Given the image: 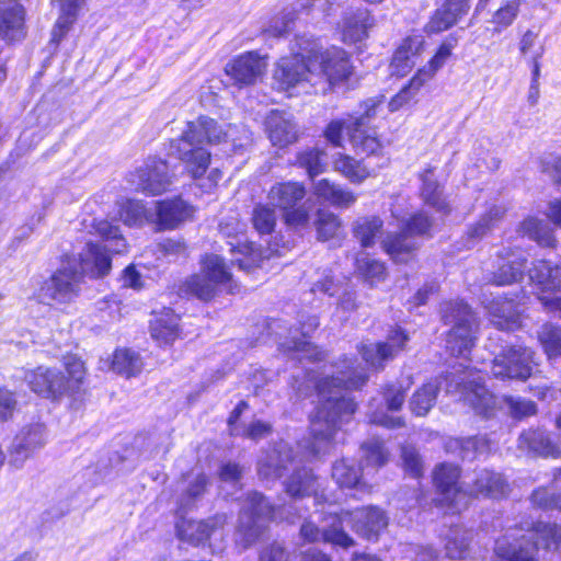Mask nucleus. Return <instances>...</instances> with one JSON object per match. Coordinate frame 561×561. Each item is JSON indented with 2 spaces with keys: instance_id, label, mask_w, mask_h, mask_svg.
<instances>
[{
  "instance_id": "1",
  "label": "nucleus",
  "mask_w": 561,
  "mask_h": 561,
  "mask_svg": "<svg viewBox=\"0 0 561 561\" xmlns=\"http://www.w3.org/2000/svg\"><path fill=\"white\" fill-rule=\"evenodd\" d=\"M366 380L365 369L358 365L354 366L353 360L348 358H344L331 375H325L321 379L314 375H307V385L299 386L297 391L308 396V389L312 386L318 397V407L310 417L311 440L302 446L308 450L305 456L307 459L329 451L337 430L356 410V404L344 391L358 389Z\"/></svg>"
},
{
  "instance_id": "2",
  "label": "nucleus",
  "mask_w": 561,
  "mask_h": 561,
  "mask_svg": "<svg viewBox=\"0 0 561 561\" xmlns=\"http://www.w3.org/2000/svg\"><path fill=\"white\" fill-rule=\"evenodd\" d=\"M94 228L108 244L88 242L79 254L80 270L76 267V260L64 263L62 267L42 286L39 298L43 302L49 305L71 302L79 294L82 275L91 277L106 275L111 270V257L107 252L121 254L126 251L127 244L118 227L107 220H100Z\"/></svg>"
},
{
  "instance_id": "3",
  "label": "nucleus",
  "mask_w": 561,
  "mask_h": 561,
  "mask_svg": "<svg viewBox=\"0 0 561 561\" xmlns=\"http://www.w3.org/2000/svg\"><path fill=\"white\" fill-rule=\"evenodd\" d=\"M222 137H226V133H222L217 123L203 116L195 122H190L181 138L172 146L186 172L204 193H211L222 179L218 168L210 169L204 176L210 163V152L204 148V145L219 142Z\"/></svg>"
},
{
  "instance_id": "4",
  "label": "nucleus",
  "mask_w": 561,
  "mask_h": 561,
  "mask_svg": "<svg viewBox=\"0 0 561 561\" xmlns=\"http://www.w3.org/2000/svg\"><path fill=\"white\" fill-rule=\"evenodd\" d=\"M304 461L298 455L293 456L291 448L287 443L280 442L267 451L257 465V472L261 479L275 481L283 476V472L293 469V473L285 480V491L293 499L313 496L317 504L329 502V499L319 492V478L311 469L299 467Z\"/></svg>"
},
{
  "instance_id": "5",
  "label": "nucleus",
  "mask_w": 561,
  "mask_h": 561,
  "mask_svg": "<svg viewBox=\"0 0 561 561\" xmlns=\"http://www.w3.org/2000/svg\"><path fill=\"white\" fill-rule=\"evenodd\" d=\"M381 99H369L362 105L363 113L359 116L332 121L324 130L325 139L334 147H343V133L346 131L357 152L377 154L382 145L376 129L368 127V123L381 112Z\"/></svg>"
},
{
  "instance_id": "6",
  "label": "nucleus",
  "mask_w": 561,
  "mask_h": 561,
  "mask_svg": "<svg viewBox=\"0 0 561 561\" xmlns=\"http://www.w3.org/2000/svg\"><path fill=\"white\" fill-rule=\"evenodd\" d=\"M520 531L510 530L496 540L494 552L501 561H538L535 536L548 549L561 546V527L556 524L539 522L527 534Z\"/></svg>"
},
{
  "instance_id": "7",
  "label": "nucleus",
  "mask_w": 561,
  "mask_h": 561,
  "mask_svg": "<svg viewBox=\"0 0 561 561\" xmlns=\"http://www.w3.org/2000/svg\"><path fill=\"white\" fill-rule=\"evenodd\" d=\"M443 318L454 323L447 334L446 348L456 357L468 358L476 341V318L463 301H449L443 305Z\"/></svg>"
},
{
  "instance_id": "8",
  "label": "nucleus",
  "mask_w": 561,
  "mask_h": 561,
  "mask_svg": "<svg viewBox=\"0 0 561 561\" xmlns=\"http://www.w3.org/2000/svg\"><path fill=\"white\" fill-rule=\"evenodd\" d=\"M306 196L304 184L294 181L273 184L266 195L268 205L282 211L289 227L304 228L310 219V207L300 204Z\"/></svg>"
},
{
  "instance_id": "9",
  "label": "nucleus",
  "mask_w": 561,
  "mask_h": 561,
  "mask_svg": "<svg viewBox=\"0 0 561 561\" xmlns=\"http://www.w3.org/2000/svg\"><path fill=\"white\" fill-rule=\"evenodd\" d=\"M224 289L232 291V278L224 260L216 254L207 255L201 273L191 276L183 285L185 293L205 301Z\"/></svg>"
},
{
  "instance_id": "10",
  "label": "nucleus",
  "mask_w": 561,
  "mask_h": 561,
  "mask_svg": "<svg viewBox=\"0 0 561 561\" xmlns=\"http://www.w3.org/2000/svg\"><path fill=\"white\" fill-rule=\"evenodd\" d=\"M306 43L307 54L311 55V66L316 72L313 84L320 79L327 80L331 85L345 81L352 73V65L347 54L337 47L320 51L318 42L308 37Z\"/></svg>"
},
{
  "instance_id": "11",
  "label": "nucleus",
  "mask_w": 561,
  "mask_h": 561,
  "mask_svg": "<svg viewBox=\"0 0 561 561\" xmlns=\"http://www.w3.org/2000/svg\"><path fill=\"white\" fill-rule=\"evenodd\" d=\"M283 518V511L271 506L262 494H248L241 508L237 541L244 548L254 542L261 535L268 519Z\"/></svg>"
},
{
  "instance_id": "12",
  "label": "nucleus",
  "mask_w": 561,
  "mask_h": 561,
  "mask_svg": "<svg viewBox=\"0 0 561 561\" xmlns=\"http://www.w3.org/2000/svg\"><path fill=\"white\" fill-rule=\"evenodd\" d=\"M307 38L301 37L297 39L299 50L290 56L280 58L276 64L273 78L279 90L288 91L308 82L313 84L316 72L311 66V55L304 50L306 47L304 39Z\"/></svg>"
},
{
  "instance_id": "13",
  "label": "nucleus",
  "mask_w": 561,
  "mask_h": 561,
  "mask_svg": "<svg viewBox=\"0 0 561 561\" xmlns=\"http://www.w3.org/2000/svg\"><path fill=\"white\" fill-rule=\"evenodd\" d=\"M432 226L433 224L425 213H417L405 222L400 233H389L383 240L382 247L394 262H408L417 247L414 238L428 236Z\"/></svg>"
},
{
  "instance_id": "14",
  "label": "nucleus",
  "mask_w": 561,
  "mask_h": 561,
  "mask_svg": "<svg viewBox=\"0 0 561 561\" xmlns=\"http://www.w3.org/2000/svg\"><path fill=\"white\" fill-rule=\"evenodd\" d=\"M534 352L522 345L503 348L491 363V374L497 379L525 380L533 373Z\"/></svg>"
},
{
  "instance_id": "15",
  "label": "nucleus",
  "mask_w": 561,
  "mask_h": 561,
  "mask_svg": "<svg viewBox=\"0 0 561 561\" xmlns=\"http://www.w3.org/2000/svg\"><path fill=\"white\" fill-rule=\"evenodd\" d=\"M460 381L447 383V392H460V398L482 415L489 416L495 407V397L482 385L481 376L473 369L467 368Z\"/></svg>"
},
{
  "instance_id": "16",
  "label": "nucleus",
  "mask_w": 561,
  "mask_h": 561,
  "mask_svg": "<svg viewBox=\"0 0 561 561\" xmlns=\"http://www.w3.org/2000/svg\"><path fill=\"white\" fill-rule=\"evenodd\" d=\"M459 468L450 463H442L434 471V483L440 494L439 502L451 514L459 513L469 504L468 490L459 485Z\"/></svg>"
},
{
  "instance_id": "17",
  "label": "nucleus",
  "mask_w": 561,
  "mask_h": 561,
  "mask_svg": "<svg viewBox=\"0 0 561 561\" xmlns=\"http://www.w3.org/2000/svg\"><path fill=\"white\" fill-rule=\"evenodd\" d=\"M529 278L540 290L541 295L538 298L545 308L561 311V297L543 295L545 293L554 294L561 287V267L549 261L539 260L529 270Z\"/></svg>"
},
{
  "instance_id": "18",
  "label": "nucleus",
  "mask_w": 561,
  "mask_h": 561,
  "mask_svg": "<svg viewBox=\"0 0 561 561\" xmlns=\"http://www.w3.org/2000/svg\"><path fill=\"white\" fill-rule=\"evenodd\" d=\"M325 516L322 519V530H320L313 523H304L300 528L302 538L307 541L313 542L322 539L325 542L348 548L354 545V540L342 529V518L339 513L329 504V510L323 512Z\"/></svg>"
},
{
  "instance_id": "19",
  "label": "nucleus",
  "mask_w": 561,
  "mask_h": 561,
  "mask_svg": "<svg viewBox=\"0 0 561 561\" xmlns=\"http://www.w3.org/2000/svg\"><path fill=\"white\" fill-rule=\"evenodd\" d=\"M128 182L136 191L149 195H159L168 190L171 184V176L169 175L165 161L151 159L144 167L130 173Z\"/></svg>"
},
{
  "instance_id": "20",
  "label": "nucleus",
  "mask_w": 561,
  "mask_h": 561,
  "mask_svg": "<svg viewBox=\"0 0 561 561\" xmlns=\"http://www.w3.org/2000/svg\"><path fill=\"white\" fill-rule=\"evenodd\" d=\"M225 515H215L205 520L181 519L176 523L178 538L192 546L203 545L210 538L224 536Z\"/></svg>"
},
{
  "instance_id": "21",
  "label": "nucleus",
  "mask_w": 561,
  "mask_h": 561,
  "mask_svg": "<svg viewBox=\"0 0 561 561\" xmlns=\"http://www.w3.org/2000/svg\"><path fill=\"white\" fill-rule=\"evenodd\" d=\"M339 515L342 518V525L350 524L356 534L367 540H376L388 525L387 515L376 506H366Z\"/></svg>"
},
{
  "instance_id": "22",
  "label": "nucleus",
  "mask_w": 561,
  "mask_h": 561,
  "mask_svg": "<svg viewBox=\"0 0 561 561\" xmlns=\"http://www.w3.org/2000/svg\"><path fill=\"white\" fill-rule=\"evenodd\" d=\"M407 341V334L401 329H394L389 333L386 342L362 344L359 352L368 366L381 368L383 362L393 358L403 350Z\"/></svg>"
},
{
  "instance_id": "23",
  "label": "nucleus",
  "mask_w": 561,
  "mask_h": 561,
  "mask_svg": "<svg viewBox=\"0 0 561 561\" xmlns=\"http://www.w3.org/2000/svg\"><path fill=\"white\" fill-rule=\"evenodd\" d=\"M266 69V62L255 51H248L226 65V73L239 87L254 84Z\"/></svg>"
},
{
  "instance_id": "24",
  "label": "nucleus",
  "mask_w": 561,
  "mask_h": 561,
  "mask_svg": "<svg viewBox=\"0 0 561 561\" xmlns=\"http://www.w3.org/2000/svg\"><path fill=\"white\" fill-rule=\"evenodd\" d=\"M46 443V428L36 423L23 427L14 437L10 447V457L14 466L21 467L32 454Z\"/></svg>"
},
{
  "instance_id": "25",
  "label": "nucleus",
  "mask_w": 561,
  "mask_h": 561,
  "mask_svg": "<svg viewBox=\"0 0 561 561\" xmlns=\"http://www.w3.org/2000/svg\"><path fill=\"white\" fill-rule=\"evenodd\" d=\"M24 379L32 391L45 398H57L67 392L66 379L57 369L39 366L25 371Z\"/></svg>"
},
{
  "instance_id": "26",
  "label": "nucleus",
  "mask_w": 561,
  "mask_h": 561,
  "mask_svg": "<svg viewBox=\"0 0 561 561\" xmlns=\"http://www.w3.org/2000/svg\"><path fill=\"white\" fill-rule=\"evenodd\" d=\"M471 0H436L437 9L426 24L428 33H440L453 27L468 14Z\"/></svg>"
},
{
  "instance_id": "27",
  "label": "nucleus",
  "mask_w": 561,
  "mask_h": 561,
  "mask_svg": "<svg viewBox=\"0 0 561 561\" xmlns=\"http://www.w3.org/2000/svg\"><path fill=\"white\" fill-rule=\"evenodd\" d=\"M268 138L273 146L284 148L298 139L297 125L290 114L273 111L266 119Z\"/></svg>"
},
{
  "instance_id": "28",
  "label": "nucleus",
  "mask_w": 561,
  "mask_h": 561,
  "mask_svg": "<svg viewBox=\"0 0 561 561\" xmlns=\"http://www.w3.org/2000/svg\"><path fill=\"white\" fill-rule=\"evenodd\" d=\"M327 2V0H298L293 7L286 8L271 21L265 30L266 34L273 37L287 34L293 30L299 11L311 9L324 10Z\"/></svg>"
},
{
  "instance_id": "29",
  "label": "nucleus",
  "mask_w": 561,
  "mask_h": 561,
  "mask_svg": "<svg viewBox=\"0 0 561 561\" xmlns=\"http://www.w3.org/2000/svg\"><path fill=\"white\" fill-rule=\"evenodd\" d=\"M423 46L424 41L421 36H410L403 39L393 54L390 64L391 73L402 77L410 72L415 66Z\"/></svg>"
},
{
  "instance_id": "30",
  "label": "nucleus",
  "mask_w": 561,
  "mask_h": 561,
  "mask_svg": "<svg viewBox=\"0 0 561 561\" xmlns=\"http://www.w3.org/2000/svg\"><path fill=\"white\" fill-rule=\"evenodd\" d=\"M526 256L522 251H505L499 254V266L493 273L492 283L503 286L519 280L523 277Z\"/></svg>"
},
{
  "instance_id": "31",
  "label": "nucleus",
  "mask_w": 561,
  "mask_h": 561,
  "mask_svg": "<svg viewBox=\"0 0 561 561\" xmlns=\"http://www.w3.org/2000/svg\"><path fill=\"white\" fill-rule=\"evenodd\" d=\"M24 8L16 1H0V36L8 41L23 35Z\"/></svg>"
},
{
  "instance_id": "32",
  "label": "nucleus",
  "mask_w": 561,
  "mask_h": 561,
  "mask_svg": "<svg viewBox=\"0 0 561 561\" xmlns=\"http://www.w3.org/2000/svg\"><path fill=\"white\" fill-rule=\"evenodd\" d=\"M158 225L161 229H173L193 215V207L181 198L156 203Z\"/></svg>"
},
{
  "instance_id": "33",
  "label": "nucleus",
  "mask_w": 561,
  "mask_h": 561,
  "mask_svg": "<svg viewBox=\"0 0 561 561\" xmlns=\"http://www.w3.org/2000/svg\"><path fill=\"white\" fill-rule=\"evenodd\" d=\"M373 25V19L366 10L346 12L341 24L342 39L354 44L367 37L368 28Z\"/></svg>"
},
{
  "instance_id": "34",
  "label": "nucleus",
  "mask_w": 561,
  "mask_h": 561,
  "mask_svg": "<svg viewBox=\"0 0 561 561\" xmlns=\"http://www.w3.org/2000/svg\"><path fill=\"white\" fill-rule=\"evenodd\" d=\"M366 476L368 474L365 470H362V474H359V469L346 459L336 461L332 467V478L340 488L369 492L371 486L366 481Z\"/></svg>"
},
{
  "instance_id": "35",
  "label": "nucleus",
  "mask_w": 561,
  "mask_h": 561,
  "mask_svg": "<svg viewBox=\"0 0 561 561\" xmlns=\"http://www.w3.org/2000/svg\"><path fill=\"white\" fill-rule=\"evenodd\" d=\"M313 194L334 207L348 208L355 204L357 196L350 190L335 184L328 179L313 183Z\"/></svg>"
},
{
  "instance_id": "36",
  "label": "nucleus",
  "mask_w": 561,
  "mask_h": 561,
  "mask_svg": "<svg viewBox=\"0 0 561 561\" xmlns=\"http://www.w3.org/2000/svg\"><path fill=\"white\" fill-rule=\"evenodd\" d=\"M507 483L500 473L480 470L476 474L472 488L468 491L469 500L472 496L501 497L507 493Z\"/></svg>"
},
{
  "instance_id": "37",
  "label": "nucleus",
  "mask_w": 561,
  "mask_h": 561,
  "mask_svg": "<svg viewBox=\"0 0 561 561\" xmlns=\"http://www.w3.org/2000/svg\"><path fill=\"white\" fill-rule=\"evenodd\" d=\"M491 321L501 330H514L519 327V312L512 299H496L485 307Z\"/></svg>"
},
{
  "instance_id": "38",
  "label": "nucleus",
  "mask_w": 561,
  "mask_h": 561,
  "mask_svg": "<svg viewBox=\"0 0 561 561\" xmlns=\"http://www.w3.org/2000/svg\"><path fill=\"white\" fill-rule=\"evenodd\" d=\"M151 336L159 343L170 344L179 336V317L171 309L154 313L150 322Z\"/></svg>"
},
{
  "instance_id": "39",
  "label": "nucleus",
  "mask_w": 561,
  "mask_h": 561,
  "mask_svg": "<svg viewBox=\"0 0 561 561\" xmlns=\"http://www.w3.org/2000/svg\"><path fill=\"white\" fill-rule=\"evenodd\" d=\"M420 179L422 181L421 196L424 203L435 208L438 213L447 215L450 211V207L443 196V191L435 179L434 170L432 168L425 169L421 173Z\"/></svg>"
},
{
  "instance_id": "40",
  "label": "nucleus",
  "mask_w": 561,
  "mask_h": 561,
  "mask_svg": "<svg viewBox=\"0 0 561 561\" xmlns=\"http://www.w3.org/2000/svg\"><path fill=\"white\" fill-rule=\"evenodd\" d=\"M520 449L534 451L545 457H559L560 450L554 446L547 434L542 431H529L523 433L518 438Z\"/></svg>"
},
{
  "instance_id": "41",
  "label": "nucleus",
  "mask_w": 561,
  "mask_h": 561,
  "mask_svg": "<svg viewBox=\"0 0 561 561\" xmlns=\"http://www.w3.org/2000/svg\"><path fill=\"white\" fill-rule=\"evenodd\" d=\"M334 169L350 182L357 184L374 175V170H370L363 161L343 153H339L335 158Z\"/></svg>"
},
{
  "instance_id": "42",
  "label": "nucleus",
  "mask_w": 561,
  "mask_h": 561,
  "mask_svg": "<svg viewBox=\"0 0 561 561\" xmlns=\"http://www.w3.org/2000/svg\"><path fill=\"white\" fill-rule=\"evenodd\" d=\"M438 379L431 380L420 387L410 400V409L417 416L426 415L434 407L439 390Z\"/></svg>"
},
{
  "instance_id": "43",
  "label": "nucleus",
  "mask_w": 561,
  "mask_h": 561,
  "mask_svg": "<svg viewBox=\"0 0 561 561\" xmlns=\"http://www.w3.org/2000/svg\"><path fill=\"white\" fill-rule=\"evenodd\" d=\"M382 225V220L377 216L358 217L352 225L353 236L363 248H369L375 244Z\"/></svg>"
},
{
  "instance_id": "44",
  "label": "nucleus",
  "mask_w": 561,
  "mask_h": 561,
  "mask_svg": "<svg viewBox=\"0 0 561 561\" xmlns=\"http://www.w3.org/2000/svg\"><path fill=\"white\" fill-rule=\"evenodd\" d=\"M229 251L232 253V264L241 270L250 271L260 264L261 255L252 243L243 240V237H236V242H228Z\"/></svg>"
},
{
  "instance_id": "45",
  "label": "nucleus",
  "mask_w": 561,
  "mask_h": 561,
  "mask_svg": "<svg viewBox=\"0 0 561 561\" xmlns=\"http://www.w3.org/2000/svg\"><path fill=\"white\" fill-rule=\"evenodd\" d=\"M454 45L451 43H443L436 54L424 67L420 68L414 75V85H424L426 82L432 80L436 72L446 64L451 56Z\"/></svg>"
},
{
  "instance_id": "46",
  "label": "nucleus",
  "mask_w": 561,
  "mask_h": 561,
  "mask_svg": "<svg viewBox=\"0 0 561 561\" xmlns=\"http://www.w3.org/2000/svg\"><path fill=\"white\" fill-rule=\"evenodd\" d=\"M362 451L364 465L360 470H365L367 474L375 472L388 461L389 454L383 443L377 438L365 442L362 445Z\"/></svg>"
},
{
  "instance_id": "47",
  "label": "nucleus",
  "mask_w": 561,
  "mask_h": 561,
  "mask_svg": "<svg viewBox=\"0 0 561 561\" xmlns=\"http://www.w3.org/2000/svg\"><path fill=\"white\" fill-rule=\"evenodd\" d=\"M520 232L535 240L541 247H556V238L552 229L545 221L528 217L520 225Z\"/></svg>"
},
{
  "instance_id": "48",
  "label": "nucleus",
  "mask_w": 561,
  "mask_h": 561,
  "mask_svg": "<svg viewBox=\"0 0 561 561\" xmlns=\"http://www.w3.org/2000/svg\"><path fill=\"white\" fill-rule=\"evenodd\" d=\"M142 366L139 354L131 350H117L113 355L112 369L127 378L138 375Z\"/></svg>"
},
{
  "instance_id": "49",
  "label": "nucleus",
  "mask_w": 561,
  "mask_h": 561,
  "mask_svg": "<svg viewBox=\"0 0 561 561\" xmlns=\"http://www.w3.org/2000/svg\"><path fill=\"white\" fill-rule=\"evenodd\" d=\"M84 0H60V15L53 30V42L59 43L76 20Z\"/></svg>"
},
{
  "instance_id": "50",
  "label": "nucleus",
  "mask_w": 561,
  "mask_h": 561,
  "mask_svg": "<svg viewBox=\"0 0 561 561\" xmlns=\"http://www.w3.org/2000/svg\"><path fill=\"white\" fill-rule=\"evenodd\" d=\"M522 0H502L490 20L494 25V32L501 33L510 27L517 19L520 11Z\"/></svg>"
},
{
  "instance_id": "51",
  "label": "nucleus",
  "mask_w": 561,
  "mask_h": 561,
  "mask_svg": "<svg viewBox=\"0 0 561 561\" xmlns=\"http://www.w3.org/2000/svg\"><path fill=\"white\" fill-rule=\"evenodd\" d=\"M471 535L459 526L451 528L446 538V556L449 559H463L468 553Z\"/></svg>"
},
{
  "instance_id": "52",
  "label": "nucleus",
  "mask_w": 561,
  "mask_h": 561,
  "mask_svg": "<svg viewBox=\"0 0 561 561\" xmlns=\"http://www.w3.org/2000/svg\"><path fill=\"white\" fill-rule=\"evenodd\" d=\"M119 219L127 226H140L149 219V211L140 201L126 199L119 204Z\"/></svg>"
},
{
  "instance_id": "53",
  "label": "nucleus",
  "mask_w": 561,
  "mask_h": 561,
  "mask_svg": "<svg viewBox=\"0 0 561 561\" xmlns=\"http://www.w3.org/2000/svg\"><path fill=\"white\" fill-rule=\"evenodd\" d=\"M356 271L371 285L385 278L386 268L383 263L362 252L356 256Z\"/></svg>"
},
{
  "instance_id": "54",
  "label": "nucleus",
  "mask_w": 561,
  "mask_h": 561,
  "mask_svg": "<svg viewBox=\"0 0 561 561\" xmlns=\"http://www.w3.org/2000/svg\"><path fill=\"white\" fill-rule=\"evenodd\" d=\"M538 339L549 358L561 356V327L543 324L538 332Z\"/></svg>"
},
{
  "instance_id": "55",
  "label": "nucleus",
  "mask_w": 561,
  "mask_h": 561,
  "mask_svg": "<svg viewBox=\"0 0 561 561\" xmlns=\"http://www.w3.org/2000/svg\"><path fill=\"white\" fill-rule=\"evenodd\" d=\"M276 219L275 209L268 203L266 205L257 204L253 208L252 222L255 230L261 234L271 233L275 228Z\"/></svg>"
},
{
  "instance_id": "56",
  "label": "nucleus",
  "mask_w": 561,
  "mask_h": 561,
  "mask_svg": "<svg viewBox=\"0 0 561 561\" xmlns=\"http://www.w3.org/2000/svg\"><path fill=\"white\" fill-rule=\"evenodd\" d=\"M314 225L318 238L320 240H329L336 236L341 228V219L329 210H318Z\"/></svg>"
},
{
  "instance_id": "57",
  "label": "nucleus",
  "mask_w": 561,
  "mask_h": 561,
  "mask_svg": "<svg viewBox=\"0 0 561 561\" xmlns=\"http://www.w3.org/2000/svg\"><path fill=\"white\" fill-rule=\"evenodd\" d=\"M412 379L410 376L407 378L389 385L383 393V398L389 411H398L404 403L405 392L411 387Z\"/></svg>"
},
{
  "instance_id": "58",
  "label": "nucleus",
  "mask_w": 561,
  "mask_h": 561,
  "mask_svg": "<svg viewBox=\"0 0 561 561\" xmlns=\"http://www.w3.org/2000/svg\"><path fill=\"white\" fill-rule=\"evenodd\" d=\"M324 157V151L318 148H309L298 153L297 162L307 170L310 178H313L323 171Z\"/></svg>"
},
{
  "instance_id": "59",
  "label": "nucleus",
  "mask_w": 561,
  "mask_h": 561,
  "mask_svg": "<svg viewBox=\"0 0 561 561\" xmlns=\"http://www.w3.org/2000/svg\"><path fill=\"white\" fill-rule=\"evenodd\" d=\"M505 209L502 206H492L485 215H483L476 226L470 228L468 236L471 240L482 238L504 215Z\"/></svg>"
},
{
  "instance_id": "60",
  "label": "nucleus",
  "mask_w": 561,
  "mask_h": 561,
  "mask_svg": "<svg viewBox=\"0 0 561 561\" xmlns=\"http://www.w3.org/2000/svg\"><path fill=\"white\" fill-rule=\"evenodd\" d=\"M207 478L204 474H197L188 481L180 497V508L185 511L191 508L195 501L205 492Z\"/></svg>"
},
{
  "instance_id": "61",
  "label": "nucleus",
  "mask_w": 561,
  "mask_h": 561,
  "mask_svg": "<svg viewBox=\"0 0 561 561\" xmlns=\"http://www.w3.org/2000/svg\"><path fill=\"white\" fill-rule=\"evenodd\" d=\"M64 364L69 375V379L66 380L67 391H73L83 381L85 376V367L83 362L76 355H67L64 358Z\"/></svg>"
},
{
  "instance_id": "62",
  "label": "nucleus",
  "mask_w": 561,
  "mask_h": 561,
  "mask_svg": "<svg viewBox=\"0 0 561 561\" xmlns=\"http://www.w3.org/2000/svg\"><path fill=\"white\" fill-rule=\"evenodd\" d=\"M414 77L410 80L409 84L403 87L389 102V111L394 112L401 108L404 104L409 103L415 94L419 92V90L423 85L415 87L414 84Z\"/></svg>"
},
{
  "instance_id": "63",
  "label": "nucleus",
  "mask_w": 561,
  "mask_h": 561,
  "mask_svg": "<svg viewBox=\"0 0 561 561\" xmlns=\"http://www.w3.org/2000/svg\"><path fill=\"white\" fill-rule=\"evenodd\" d=\"M504 402L514 417L529 416L536 413V405L531 401L510 397L505 398Z\"/></svg>"
},
{
  "instance_id": "64",
  "label": "nucleus",
  "mask_w": 561,
  "mask_h": 561,
  "mask_svg": "<svg viewBox=\"0 0 561 561\" xmlns=\"http://www.w3.org/2000/svg\"><path fill=\"white\" fill-rule=\"evenodd\" d=\"M535 505L543 508H561V495L548 489H538L531 495Z\"/></svg>"
}]
</instances>
